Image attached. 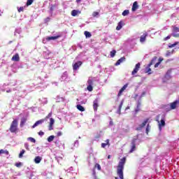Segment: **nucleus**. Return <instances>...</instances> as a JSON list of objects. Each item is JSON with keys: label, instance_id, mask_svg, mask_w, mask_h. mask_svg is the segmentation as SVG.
<instances>
[{"label": "nucleus", "instance_id": "obj_37", "mask_svg": "<svg viewBox=\"0 0 179 179\" xmlns=\"http://www.w3.org/2000/svg\"><path fill=\"white\" fill-rule=\"evenodd\" d=\"M54 138H55V136H50L48 138V142H52V141H54Z\"/></svg>", "mask_w": 179, "mask_h": 179}, {"label": "nucleus", "instance_id": "obj_26", "mask_svg": "<svg viewBox=\"0 0 179 179\" xmlns=\"http://www.w3.org/2000/svg\"><path fill=\"white\" fill-rule=\"evenodd\" d=\"M162 61H163V58L159 57L158 62H157V63L155 64V68H158V67H159V65H160V64H162Z\"/></svg>", "mask_w": 179, "mask_h": 179}, {"label": "nucleus", "instance_id": "obj_19", "mask_svg": "<svg viewBox=\"0 0 179 179\" xmlns=\"http://www.w3.org/2000/svg\"><path fill=\"white\" fill-rule=\"evenodd\" d=\"M106 146L110 147V140L109 139L106 140L105 143H101V148H104Z\"/></svg>", "mask_w": 179, "mask_h": 179}, {"label": "nucleus", "instance_id": "obj_57", "mask_svg": "<svg viewBox=\"0 0 179 179\" xmlns=\"http://www.w3.org/2000/svg\"><path fill=\"white\" fill-rule=\"evenodd\" d=\"M115 179H118V177H115Z\"/></svg>", "mask_w": 179, "mask_h": 179}, {"label": "nucleus", "instance_id": "obj_24", "mask_svg": "<svg viewBox=\"0 0 179 179\" xmlns=\"http://www.w3.org/2000/svg\"><path fill=\"white\" fill-rule=\"evenodd\" d=\"M41 162V157L40 156H37L35 157L34 159V162L36 164H38V163H40Z\"/></svg>", "mask_w": 179, "mask_h": 179}, {"label": "nucleus", "instance_id": "obj_20", "mask_svg": "<svg viewBox=\"0 0 179 179\" xmlns=\"http://www.w3.org/2000/svg\"><path fill=\"white\" fill-rule=\"evenodd\" d=\"M81 12L80 10H73L71 11V16H78V15H80Z\"/></svg>", "mask_w": 179, "mask_h": 179}, {"label": "nucleus", "instance_id": "obj_54", "mask_svg": "<svg viewBox=\"0 0 179 179\" xmlns=\"http://www.w3.org/2000/svg\"><path fill=\"white\" fill-rule=\"evenodd\" d=\"M80 1H82V0H76V2H77L78 3H79V2H80Z\"/></svg>", "mask_w": 179, "mask_h": 179}, {"label": "nucleus", "instance_id": "obj_21", "mask_svg": "<svg viewBox=\"0 0 179 179\" xmlns=\"http://www.w3.org/2000/svg\"><path fill=\"white\" fill-rule=\"evenodd\" d=\"M26 121H27V119L25 117H23L21 119L20 127V128H23L24 127V124H26Z\"/></svg>", "mask_w": 179, "mask_h": 179}, {"label": "nucleus", "instance_id": "obj_3", "mask_svg": "<svg viewBox=\"0 0 179 179\" xmlns=\"http://www.w3.org/2000/svg\"><path fill=\"white\" fill-rule=\"evenodd\" d=\"M162 117L161 121H159V118ZM166 116L164 115H158L157 116L156 121L159 123V128H162V127L166 126V121H165Z\"/></svg>", "mask_w": 179, "mask_h": 179}, {"label": "nucleus", "instance_id": "obj_9", "mask_svg": "<svg viewBox=\"0 0 179 179\" xmlns=\"http://www.w3.org/2000/svg\"><path fill=\"white\" fill-rule=\"evenodd\" d=\"M55 122V120H54V118H50V123H49V127H48V129L49 131H52V129H54L53 125Z\"/></svg>", "mask_w": 179, "mask_h": 179}, {"label": "nucleus", "instance_id": "obj_50", "mask_svg": "<svg viewBox=\"0 0 179 179\" xmlns=\"http://www.w3.org/2000/svg\"><path fill=\"white\" fill-rule=\"evenodd\" d=\"M38 135L40 136H43V135H44V132L41 131L38 132Z\"/></svg>", "mask_w": 179, "mask_h": 179}, {"label": "nucleus", "instance_id": "obj_2", "mask_svg": "<svg viewBox=\"0 0 179 179\" xmlns=\"http://www.w3.org/2000/svg\"><path fill=\"white\" fill-rule=\"evenodd\" d=\"M9 131L11 134H16L17 132H19L18 121L17 119L13 120L11 122Z\"/></svg>", "mask_w": 179, "mask_h": 179}, {"label": "nucleus", "instance_id": "obj_1", "mask_svg": "<svg viewBox=\"0 0 179 179\" xmlns=\"http://www.w3.org/2000/svg\"><path fill=\"white\" fill-rule=\"evenodd\" d=\"M127 163V157H122L117 166V175L120 179H124V167Z\"/></svg>", "mask_w": 179, "mask_h": 179}, {"label": "nucleus", "instance_id": "obj_55", "mask_svg": "<svg viewBox=\"0 0 179 179\" xmlns=\"http://www.w3.org/2000/svg\"><path fill=\"white\" fill-rule=\"evenodd\" d=\"M108 159H111V155H108Z\"/></svg>", "mask_w": 179, "mask_h": 179}, {"label": "nucleus", "instance_id": "obj_35", "mask_svg": "<svg viewBox=\"0 0 179 179\" xmlns=\"http://www.w3.org/2000/svg\"><path fill=\"white\" fill-rule=\"evenodd\" d=\"M24 153H26V150H21V152L19 154L20 159H22V157H23V154Z\"/></svg>", "mask_w": 179, "mask_h": 179}, {"label": "nucleus", "instance_id": "obj_38", "mask_svg": "<svg viewBox=\"0 0 179 179\" xmlns=\"http://www.w3.org/2000/svg\"><path fill=\"white\" fill-rule=\"evenodd\" d=\"M28 141H30V142H32V143H36V139L33 137H29Z\"/></svg>", "mask_w": 179, "mask_h": 179}, {"label": "nucleus", "instance_id": "obj_11", "mask_svg": "<svg viewBox=\"0 0 179 179\" xmlns=\"http://www.w3.org/2000/svg\"><path fill=\"white\" fill-rule=\"evenodd\" d=\"M125 59H126L125 57H122L120 59H119L115 64V66H118V65H121L122 62H124Z\"/></svg>", "mask_w": 179, "mask_h": 179}, {"label": "nucleus", "instance_id": "obj_47", "mask_svg": "<svg viewBox=\"0 0 179 179\" xmlns=\"http://www.w3.org/2000/svg\"><path fill=\"white\" fill-rule=\"evenodd\" d=\"M145 95H146V92H143L140 97L141 98L145 97Z\"/></svg>", "mask_w": 179, "mask_h": 179}, {"label": "nucleus", "instance_id": "obj_46", "mask_svg": "<svg viewBox=\"0 0 179 179\" xmlns=\"http://www.w3.org/2000/svg\"><path fill=\"white\" fill-rule=\"evenodd\" d=\"M52 115V113H50L45 117V120L50 118L51 116Z\"/></svg>", "mask_w": 179, "mask_h": 179}, {"label": "nucleus", "instance_id": "obj_52", "mask_svg": "<svg viewBox=\"0 0 179 179\" xmlns=\"http://www.w3.org/2000/svg\"><path fill=\"white\" fill-rule=\"evenodd\" d=\"M10 92H11L10 90H8L6 91V93H10Z\"/></svg>", "mask_w": 179, "mask_h": 179}, {"label": "nucleus", "instance_id": "obj_12", "mask_svg": "<svg viewBox=\"0 0 179 179\" xmlns=\"http://www.w3.org/2000/svg\"><path fill=\"white\" fill-rule=\"evenodd\" d=\"M44 121H45V119H41L40 120L36 121L32 126V128H36V127H38V125H41V124H43Z\"/></svg>", "mask_w": 179, "mask_h": 179}, {"label": "nucleus", "instance_id": "obj_49", "mask_svg": "<svg viewBox=\"0 0 179 179\" xmlns=\"http://www.w3.org/2000/svg\"><path fill=\"white\" fill-rule=\"evenodd\" d=\"M57 136H62V131H58V132L57 133Z\"/></svg>", "mask_w": 179, "mask_h": 179}, {"label": "nucleus", "instance_id": "obj_42", "mask_svg": "<svg viewBox=\"0 0 179 179\" xmlns=\"http://www.w3.org/2000/svg\"><path fill=\"white\" fill-rule=\"evenodd\" d=\"M95 169H97L98 170H101V166L99 164H96L94 166Z\"/></svg>", "mask_w": 179, "mask_h": 179}, {"label": "nucleus", "instance_id": "obj_40", "mask_svg": "<svg viewBox=\"0 0 179 179\" xmlns=\"http://www.w3.org/2000/svg\"><path fill=\"white\" fill-rule=\"evenodd\" d=\"M139 107H141V103H138V105H137V108L135 110L136 113H139V111H141V109L139 108Z\"/></svg>", "mask_w": 179, "mask_h": 179}, {"label": "nucleus", "instance_id": "obj_45", "mask_svg": "<svg viewBox=\"0 0 179 179\" xmlns=\"http://www.w3.org/2000/svg\"><path fill=\"white\" fill-rule=\"evenodd\" d=\"M15 166L16 167H22V162L15 163Z\"/></svg>", "mask_w": 179, "mask_h": 179}, {"label": "nucleus", "instance_id": "obj_39", "mask_svg": "<svg viewBox=\"0 0 179 179\" xmlns=\"http://www.w3.org/2000/svg\"><path fill=\"white\" fill-rule=\"evenodd\" d=\"M177 44H178V42H176L173 44H169V48H173V47H176L177 45Z\"/></svg>", "mask_w": 179, "mask_h": 179}, {"label": "nucleus", "instance_id": "obj_27", "mask_svg": "<svg viewBox=\"0 0 179 179\" xmlns=\"http://www.w3.org/2000/svg\"><path fill=\"white\" fill-rule=\"evenodd\" d=\"M122 29V22L120 21L118 22L117 26L116 27V30H121Z\"/></svg>", "mask_w": 179, "mask_h": 179}, {"label": "nucleus", "instance_id": "obj_44", "mask_svg": "<svg viewBox=\"0 0 179 179\" xmlns=\"http://www.w3.org/2000/svg\"><path fill=\"white\" fill-rule=\"evenodd\" d=\"M18 12L20 13V12H24V7H20L18 9H17Z\"/></svg>", "mask_w": 179, "mask_h": 179}, {"label": "nucleus", "instance_id": "obj_41", "mask_svg": "<svg viewBox=\"0 0 179 179\" xmlns=\"http://www.w3.org/2000/svg\"><path fill=\"white\" fill-rule=\"evenodd\" d=\"M92 16H93V17H96V16H99V12H97V11H94V12L92 13Z\"/></svg>", "mask_w": 179, "mask_h": 179}, {"label": "nucleus", "instance_id": "obj_34", "mask_svg": "<svg viewBox=\"0 0 179 179\" xmlns=\"http://www.w3.org/2000/svg\"><path fill=\"white\" fill-rule=\"evenodd\" d=\"M87 85L88 86H93V80L89 78L87 80Z\"/></svg>", "mask_w": 179, "mask_h": 179}, {"label": "nucleus", "instance_id": "obj_25", "mask_svg": "<svg viewBox=\"0 0 179 179\" xmlns=\"http://www.w3.org/2000/svg\"><path fill=\"white\" fill-rule=\"evenodd\" d=\"M150 128H152V127L150 126V124L148 123L147 124L146 129H145V133L147 134V135H149V132H150Z\"/></svg>", "mask_w": 179, "mask_h": 179}, {"label": "nucleus", "instance_id": "obj_53", "mask_svg": "<svg viewBox=\"0 0 179 179\" xmlns=\"http://www.w3.org/2000/svg\"><path fill=\"white\" fill-rule=\"evenodd\" d=\"M127 110H129V106H127L126 108H125V110L127 111Z\"/></svg>", "mask_w": 179, "mask_h": 179}, {"label": "nucleus", "instance_id": "obj_15", "mask_svg": "<svg viewBox=\"0 0 179 179\" xmlns=\"http://www.w3.org/2000/svg\"><path fill=\"white\" fill-rule=\"evenodd\" d=\"M139 8V6H138V1H134L131 8L132 12H135L138 8Z\"/></svg>", "mask_w": 179, "mask_h": 179}, {"label": "nucleus", "instance_id": "obj_13", "mask_svg": "<svg viewBox=\"0 0 179 179\" xmlns=\"http://www.w3.org/2000/svg\"><path fill=\"white\" fill-rule=\"evenodd\" d=\"M98 107H99V100L98 99H95L93 101V108H94V111H97Z\"/></svg>", "mask_w": 179, "mask_h": 179}, {"label": "nucleus", "instance_id": "obj_4", "mask_svg": "<svg viewBox=\"0 0 179 179\" xmlns=\"http://www.w3.org/2000/svg\"><path fill=\"white\" fill-rule=\"evenodd\" d=\"M149 121H150V118L145 119L144 121L142 122V124L138 125V127L136 129V131H142V129L146 127V124H148Z\"/></svg>", "mask_w": 179, "mask_h": 179}, {"label": "nucleus", "instance_id": "obj_18", "mask_svg": "<svg viewBox=\"0 0 179 179\" xmlns=\"http://www.w3.org/2000/svg\"><path fill=\"white\" fill-rule=\"evenodd\" d=\"M178 104V101H175L174 102L171 103V110H176L177 108V105Z\"/></svg>", "mask_w": 179, "mask_h": 179}, {"label": "nucleus", "instance_id": "obj_51", "mask_svg": "<svg viewBox=\"0 0 179 179\" xmlns=\"http://www.w3.org/2000/svg\"><path fill=\"white\" fill-rule=\"evenodd\" d=\"M24 146H25L26 149H27V148H29V145L27 144H24Z\"/></svg>", "mask_w": 179, "mask_h": 179}, {"label": "nucleus", "instance_id": "obj_33", "mask_svg": "<svg viewBox=\"0 0 179 179\" xmlns=\"http://www.w3.org/2000/svg\"><path fill=\"white\" fill-rule=\"evenodd\" d=\"M34 2V0H27V6H30V5H31V3H33Z\"/></svg>", "mask_w": 179, "mask_h": 179}, {"label": "nucleus", "instance_id": "obj_7", "mask_svg": "<svg viewBox=\"0 0 179 179\" xmlns=\"http://www.w3.org/2000/svg\"><path fill=\"white\" fill-rule=\"evenodd\" d=\"M141 69V63H137L135 66V68L131 72V75L134 76V75H136L138 73V71Z\"/></svg>", "mask_w": 179, "mask_h": 179}, {"label": "nucleus", "instance_id": "obj_22", "mask_svg": "<svg viewBox=\"0 0 179 179\" xmlns=\"http://www.w3.org/2000/svg\"><path fill=\"white\" fill-rule=\"evenodd\" d=\"M57 38H59V36H48L46 38V40H47V41H50L51 40H57Z\"/></svg>", "mask_w": 179, "mask_h": 179}, {"label": "nucleus", "instance_id": "obj_36", "mask_svg": "<svg viewBox=\"0 0 179 179\" xmlns=\"http://www.w3.org/2000/svg\"><path fill=\"white\" fill-rule=\"evenodd\" d=\"M87 90L88 92H93V85H87Z\"/></svg>", "mask_w": 179, "mask_h": 179}, {"label": "nucleus", "instance_id": "obj_30", "mask_svg": "<svg viewBox=\"0 0 179 179\" xmlns=\"http://www.w3.org/2000/svg\"><path fill=\"white\" fill-rule=\"evenodd\" d=\"M9 155V151L8 150H0V156L1 155Z\"/></svg>", "mask_w": 179, "mask_h": 179}, {"label": "nucleus", "instance_id": "obj_28", "mask_svg": "<svg viewBox=\"0 0 179 179\" xmlns=\"http://www.w3.org/2000/svg\"><path fill=\"white\" fill-rule=\"evenodd\" d=\"M85 36L86 38H90V37H92V34H90V32H89L87 31H85Z\"/></svg>", "mask_w": 179, "mask_h": 179}, {"label": "nucleus", "instance_id": "obj_8", "mask_svg": "<svg viewBox=\"0 0 179 179\" xmlns=\"http://www.w3.org/2000/svg\"><path fill=\"white\" fill-rule=\"evenodd\" d=\"M83 63L81 61H78L76 62L74 64H73V71H78L80 66H82V64Z\"/></svg>", "mask_w": 179, "mask_h": 179}, {"label": "nucleus", "instance_id": "obj_23", "mask_svg": "<svg viewBox=\"0 0 179 179\" xmlns=\"http://www.w3.org/2000/svg\"><path fill=\"white\" fill-rule=\"evenodd\" d=\"M124 104V100H122L120 105H119V108H118V110H117V113L118 114H121V108H122V106Z\"/></svg>", "mask_w": 179, "mask_h": 179}, {"label": "nucleus", "instance_id": "obj_16", "mask_svg": "<svg viewBox=\"0 0 179 179\" xmlns=\"http://www.w3.org/2000/svg\"><path fill=\"white\" fill-rule=\"evenodd\" d=\"M146 37H148V34L147 33H145L143 35H142L140 37L141 43H145V41H146Z\"/></svg>", "mask_w": 179, "mask_h": 179}, {"label": "nucleus", "instance_id": "obj_43", "mask_svg": "<svg viewBox=\"0 0 179 179\" xmlns=\"http://www.w3.org/2000/svg\"><path fill=\"white\" fill-rule=\"evenodd\" d=\"M152 72V69H150V67L148 66V68L147 69V71H146V73H148V75H150V73Z\"/></svg>", "mask_w": 179, "mask_h": 179}, {"label": "nucleus", "instance_id": "obj_56", "mask_svg": "<svg viewBox=\"0 0 179 179\" xmlns=\"http://www.w3.org/2000/svg\"><path fill=\"white\" fill-rule=\"evenodd\" d=\"M110 125H113V121L110 122Z\"/></svg>", "mask_w": 179, "mask_h": 179}, {"label": "nucleus", "instance_id": "obj_10", "mask_svg": "<svg viewBox=\"0 0 179 179\" xmlns=\"http://www.w3.org/2000/svg\"><path fill=\"white\" fill-rule=\"evenodd\" d=\"M127 87H128V84H125L119 91L118 94H117V97H121V96H122V92L125 90V89H127Z\"/></svg>", "mask_w": 179, "mask_h": 179}, {"label": "nucleus", "instance_id": "obj_6", "mask_svg": "<svg viewBox=\"0 0 179 179\" xmlns=\"http://www.w3.org/2000/svg\"><path fill=\"white\" fill-rule=\"evenodd\" d=\"M177 33H179V28L177 27H173V34H172L173 37L178 38L179 34H177Z\"/></svg>", "mask_w": 179, "mask_h": 179}, {"label": "nucleus", "instance_id": "obj_14", "mask_svg": "<svg viewBox=\"0 0 179 179\" xmlns=\"http://www.w3.org/2000/svg\"><path fill=\"white\" fill-rule=\"evenodd\" d=\"M11 60L15 61V62H19V61H20V57H19V54H15V55H13Z\"/></svg>", "mask_w": 179, "mask_h": 179}, {"label": "nucleus", "instance_id": "obj_32", "mask_svg": "<svg viewBox=\"0 0 179 179\" xmlns=\"http://www.w3.org/2000/svg\"><path fill=\"white\" fill-rule=\"evenodd\" d=\"M122 16H128L129 15V10H125L122 13Z\"/></svg>", "mask_w": 179, "mask_h": 179}, {"label": "nucleus", "instance_id": "obj_58", "mask_svg": "<svg viewBox=\"0 0 179 179\" xmlns=\"http://www.w3.org/2000/svg\"><path fill=\"white\" fill-rule=\"evenodd\" d=\"M59 179H62V178H60Z\"/></svg>", "mask_w": 179, "mask_h": 179}, {"label": "nucleus", "instance_id": "obj_17", "mask_svg": "<svg viewBox=\"0 0 179 179\" xmlns=\"http://www.w3.org/2000/svg\"><path fill=\"white\" fill-rule=\"evenodd\" d=\"M156 61H157V57H154L152 59V60H151V62L149 63V64L148 65V66L149 67V68H150V66H152V65H153V64H155L156 63Z\"/></svg>", "mask_w": 179, "mask_h": 179}, {"label": "nucleus", "instance_id": "obj_29", "mask_svg": "<svg viewBox=\"0 0 179 179\" xmlns=\"http://www.w3.org/2000/svg\"><path fill=\"white\" fill-rule=\"evenodd\" d=\"M77 108L79 110V111L83 112L85 111V108L82 106V105H77Z\"/></svg>", "mask_w": 179, "mask_h": 179}, {"label": "nucleus", "instance_id": "obj_48", "mask_svg": "<svg viewBox=\"0 0 179 179\" xmlns=\"http://www.w3.org/2000/svg\"><path fill=\"white\" fill-rule=\"evenodd\" d=\"M170 38H171V36H168L166 38H164V41H166V40H170Z\"/></svg>", "mask_w": 179, "mask_h": 179}, {"label": "nucleus", "instance_id": "obj_31", "mask_svg": "<svg viewBox=\"0 0 179 179\" xmlns=\"http://www.w3.org/2000/svg\"><path fill=\"white\" fill-rule=\"evenodd\" d=\"M115 54H117V51L113 50L110 52V57L114 58L115 57Z\"/></svg>", "mask_w": 179, "mask_h": 179}, {"label": "nucleus", "instance_id": "obj_5", "mask_svg": "<svg viewBox=\"0 0 179 179\" xmlns=\"http://www.w3.org/2000/svg\"><path fill=\"white\" fill-rule=\"evenodd\" d=\"M131 150H129V153H134L135 150H136V138H133L131 140Z\"/></svg>", "mask_w": 179, "mask_h": 179}]
</instances>
